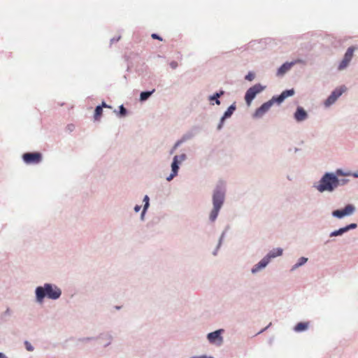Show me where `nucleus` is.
Segmentation results:
<instances>
[{
    "label": "nucleus",
    "mask_w": 358,
    "mask_h": 358,
    "mask_svg": "<svg viewBox=\"0 0 358 358\" xmlns=\"http://www.w3.org/2000/svg\"><path fill=\"white\" fill-rule=\"evenodd\" d=\"M11 314V310L9 308H8L6 311L4 312V315H10Z\"/></svg>",
    "instance_id": "79ce46f5"
},
{
    "label": "nucleus",
    "mask_w": 358,
    "mask_h": 358,
    "mask_svg": "<svg viewBox=\"0 0 358 358\" xmlns=\"http://www.w3.org/2000/svg\"><path fill=\"white\" fill-rule=\"evenodd\" d=\"M102 112H103L102 106H97L95 108L94 115L95 120H98L99 119V117L101 115Z\"/></svg>",
    "instance_id": "393cba45"
},
{
    "label": "nucleus",
    "mask_w": 358,
    "mask_h": 358,
    "mask_svg": "<svg viewBox=\"0 0 358 358\" xmlns=\"http://www.w3.org/2000/svg\"><path fill=\"white\" fill-rule=\"evenodd\" d=\"M22 159L26 164H38L41 162L42 155L39 152H27L22 156Z\"/></svg>",
    "instance_id": "9b49d317"
},
{
    "label": "nucleus",
    "mask_w": 358,
    "mask_h": 358,
    "mask_svg": "<svg viewBox=\"0 0 358 358\" xmlns=\"http://www.w3.org/2000/svg\"><path fill=\"white\" fill-rule=\"evenodd\" d=\"M340 186V179L333 172L324 173L313 187L320 193L334 192Z\"/></svg>",
    "instance_id": "7ed1b4c3"
},
{
    "label": "nucleus",
    "mask_w": 358,
    "mask_h": 358,
    "mask_svg": "<svg viewBox=\"0 0 358 358\" xmlns=\"http://www.w3.org/2000/svg\"><path fill=\"white\" fill-rule=\"evenodd\" d=\"M334 174L336 175V177L338 178V176H350L351 172L350 171H345L341 169H338L336 170L335 172H333Z\"/></svg>",
    "instance_id": "b1692460"
},
{
    "label": "nucleus",
    "mask_w": 358,
    "mask_h": 358,
    "mask_svg": "<svg viewBox=\"0 0 358 358\" xmlns=\"http://www.w3.org/2000/svg\"><path fill=\"white\" fill-rule=\"evenodd\" d=\"M94 338H86V341H92V340H94Z\"/></svg>",
    "instance_id": "de8ad7c7"
},
{
    "label": "nucleus",
    "mask_w": 358,
    "mask_h": 358,
    "mask_svg": "<svg viewBox=\"0 0 358 358\" xmlns=\"http://www.w3.org/2000/svg\"><path fill=\"white\" fill-rule=\"evenodd\" d=\"M189 358H191V357H189Z\"/></svg>",
    "instance_id": "3c124183"
},
{
    "label": "nucleus",
    "mask_w": 358,
    "mask_h": 358,
    "mask_svg": "<svg viewBox=\"0 0 358 358\" xmlns=\"http://www.w3.org/2000/svg\"><path fill=\"white\" fill-rule=\"evenodd\" d=\"M169 65H170L171 68L173 69H176L178 66V62L176 61L171 62L169 63Z\"/></svg>",
    "instance_id": "2f4dec72"
},
{
    "label": "nucleus",
    "mask_w": 358,
    "mask_h": 358,
    "mask_svg": "<svg viewBox=\"0 0 358 358\" xmlns=\"http://www.w3.org/2000/svg\"><path fill=\"white\" fill-rule=\"evenodd\" d=\"M127 113V109L124 107L123 105L120 106L119 115L120 117H124Z\"/></svg>",
    "instance_id": "cd10ccee"
},
{
    "label": "nucleus",
    "mask_w": 358,
    "mask_h": 358,
    "mask_svg": "<svg viewBox=\"0 0 358 358\" xmlns=\"http://www.w3.org/2000/svg\"><path fill=\"white\" fill-rule=\"evenodd\" d=\"M348 230H352L357 227V224L356 223H351L348 225H347Z\"/></svg>",
    "instance_id": "473e14b6"
},
{
    "label": "nucleus",
    "mask_w": 358,
    "mask_h": 358,
    "mask_svg": "<svg viewBox=\"0 0 358 358\" xmlns=\"http://www.w3.org/2000/svg\"><path fill=\"white\" fill-rule=\"evenodd\" d=\"M176 150V149H173H173H172V150L171 151V153L172 154V153L174 152V150Z\"/></svg>",
    "instance_id": "8fccbe9b"
},
{
    "label": "nucleus",
    "mask_w": 358,
    "mask_h": 358,
    "mask_svg": "<svg viewBox=\"0 0 358 358\" xmlns=\"http://www.w3.org/2000/svg\"><path fill=\"white\" fill-rule=\"evenodd\" d=\"M62 295V288L55 283L45 282L34 289V299L37 304H43L45 299L57 301Z\"/></svg>",
    "instance_id": "f257e3e1"
},
{
    "label": "nucleus",
    "mask_w": 358,
    "mask_h": 358,
    "mask_svg": "<svg viewBox=\"0 0 358 358\" xmlns=\"http://www.w3.org/2000/svg\"><path fill=\"white\" fill-rule=\"evenodd\" d=\"M24 346L27 351L29 352H33L34 350V346L31 345V343L27 341L24 342Z\"/></svg>",
    "instance_id": "bb28decb"
},
{
    "label": "nucleus",
    "mask_w": 358,
    "mask_h": 358,
    "mask_svg": "<svg viewBox=\"0 0 358 358\" xmlns=\"http://www.w3.org/2000/svg\"><path fill=\"white\" fill-rule=\"evenodd\" d=\"M308 260V259L307 257H301L300 258L298 259L297 262L294 265L292 266L290 271L294 272L299 267L303 266L307 263Z\"/></svg>",
    "instance_id": "6ab92c4d"
},
{
    "label": "nucleus",
    "mask_w": 358,
    "mask_h": 358,
    "mask_svg": "<svg viewBox=\"0 0 358 358\" xmlns=\"http://www.w3.org/2000/svg\"><path fill=\"white\" fill-rule=\"evenodd\" d=\"M215 94L219 95V98H220L222 95H224V92L223 90H220L217 92H215Z\"/></svg>",
    "instance_id": "a19ab883"
},
{
    "label": "nucleus",
    "mask_w": 358,
    "mask_h": 358,
    "mask_svg": "<svg viewBox=\"0 0 358 358\" xmlns=\"http://www.w3.org/2000/svg\"><path fill=\"white\" fill-rule=\"evenodd\" d=\"M339 229H340V231H341L342 235H343V234H345V233H346V232L349 231V230H348V229L347 225H346L345 227H341V228H340Z\"/></svg>",
    "instance_id": "72a5a7b5"
},
{
    "label": "nucleus",
    "mask_w": 358,
    "mask_h": 358,
    "mask_svg": "<svg viewBox=\"0 0 358 358\" xmlns=\"http://www.w3.org/2000/svg\"><path fill=\"white\" fill-rule=\"evenodd\" d=\"M349 182L348 179H340V186L345 185Z\"/></svg>",
    "instance_id": "c9c22d12"
},
{
    "label": "nucleus",
    "mask_w": 358,
    "mask_h": 358,
    "mask_svg": "<svg viewBox=\"0 0 358 358\" xmlns=\"http://www.w3.org/2000/svg\"><path fill=\"white\" fill-rule=\"evenodd\" d=\"M155 90H152V91H145L142 92L140 94V101L143 102L148 100L150 96L154 93Z\"/></svg>",
    "instance_id": "4be33fe9"
},
{
    "label": "nucleus",
    "mask_w": 358,
    "mask_h": 358,
    "mask_svg": "<svg viewBox=\"0 0 358 358\" xmlns=\"http://www.w3.org/2000/svg\"><path fill=\"white\" fill-rule=\"evenodd\" d=\"M224 333V330L223 329H220L213 332L208 333L206 335V338L210 344L220 347L224 343V338L222 336Z\"/></svg>",
    "instance_id": "423d86ee"
},
{
    "label": "nucleus",
    "mask_w": 358,
    "mask_h": 358,
    "mask_svg": "<svg viewBox=\"0 0 358 358\" xmlns=\"http://www.w3.org/2000/svg\"><path fill=\"white\" fill-rule=\"evenodd\" d=\"M120 39V36H118L117 38H113L110 40L111 43L117 42Z\"/></svg>",
    "instance_id": "37998d69"
},
{
    "label": "nucleus",
    "mask_w": 358,
    "mask_h": 358,
    "mask_svg": "<svg viewBox=\"0 0 358 358\" xmlns=\"http://www.w3.org/2000/svg\"><path fill=\"white\" fill-rule=\"evenodd\" d=\"M100 106H102V108H110V106L107 105L105 102H103L102 104Z\"/></svg>",
    "instance_id": "a18cd8bd"
},
{
    "label": "nucleus",
    "mask_w": 358,
    "mask_h": 358,
    "mask_svg": "<svg viewBox=\"0 0 358 358\" xmlns=\"http://www.w3.org/2000/svg\"><path fill=\"white\" fill-rule=\"evenodd\" d=\"M146 214V212H144V210H143L141 213V220L142 221H143L145 220V215Z\"/></svg>",
    "instance_id": "ea45409f"
},
{
    "label": "nucleus",
    "mask_w": 358,
    "mask_h": 358,
    "mask_svg": "<svg viewBox=\"0 0 358 358\" xmlns=\"http://www.w3.org/2000/svg\"><path fill=\"white\" fill-rule=\"evenodd\" d=\"M191 358H214L212 356H208L207 355H195L191 357Z\"/></svg>",
    "instance_id": "7c9ffc66"
},
{
    "label": "nucleus",
    "mask_w": 358,
    "mask_h": 358,
    "mask_svg": "<svg viewBox=\"0 0 358 358\" xmlns=\"http://www.w3.org/2000/svg\"><path fill=\"white\" fill-rule=\"evenodd\" d=\"M224 236H225V232H222V234H221V236H220V239H219V242H218V245H217V249H216V250L213 252V255H216V254H217V250L220 248V247L221 246L222 243V241H223V239H224Z\"/></svg>",
    "instance_id": "a878e982"
},
{
    "label": "nucleus",
    "mask_w": 358,
    "mask_h": 358,
    "mask_svg": "<svg viewBox=\"0 0 358 358\" xmlns=\"http://www.w3.org/2000/svg\"><path fill=\"white\" fill-rule=\"evenodd\" d=\"M344 91L345 90L342 87L336 88L324 101V106L325 108H329L334 105L338 98L343 94Z\"/></svg>",
    "instance_id": "1a4fd4ad"
},
{
    "label": "nucleus",
    "mask_w": 358,
    "mask_h": 358,
    "mask_svg": "<svg viewBox=\"0 0 358 358\" xmlns=\"http://www.w3.org/2000/svg\"><path fill=\"white\" fill-rule=\"evenodd\" d=\"M0 358H8L4 353L0 352Z\"/></svg>",
    "instance_id": "49530a36"
},
{
    "label": "nucleus",
    "mask_w": 358,
    "mask_h": 358,
    "mask_svg": "<svg viewBox=\"0 0 358 358\" xmlns=\"http://www.w3.org/2000/svg\"><path fill=\"white\" fill-rule=\"evenodd\" d=\"M266 87L262 85L257 83L255 85L250 87L245 92V101L247 105L250 106L253 99L256 97V96L263 92L265 90Z\"/></svg>",
    "instance_id": "39448f33"
},
{
    "label": "nucleus",
    "mask_w": 358,
    "mask_h": 358,
    "mask_svg": "<svg viewBox=\"0 0 358 358\" xmlns=\"http://www.w3.org/2000/svg\"><path fill=\"white\" fill-rule=\"evenodd\" d=\"M255 78V74L252 72V71H250L245 76V79L248 80V81H252Z\"/></svg>",
    "instance_id": "c85d7f7f"
},
{
    "label": "nucleus",
    "mask_w": 358,
    "mask_h": 358,
    "mask_svg": "<svg viewBox=\"0 0 358 358\" xmlns=\"http://www.w3.org/2000/svg\"><path fill=\"white\" fill-rule=\"evenodd\" d=\"M270 325H271V324H270L268 327H266L264 329L261 330V331H260V332H259V334H260V333L263 332V331H264L265 329H267Z\"/></svg>",
    "instance_id": "09e8293b"
},
{
    "label": "nucleus",
    "mask_w": 358,
    "mask_h": 358,
    "mask_svg": "<svg viewBox=\"0 0 358 358\" xmlns=\"http://www.w3.org/2000/svg\"><path fill=\"white\" fill-rule=\"evenodd\" d=\"M143 201L144 203H150V198L148 195H145L144 197H143Z\"/></svg>",
    "instance_id": "58836bf2"
},
{
    "label": "nucleus",
    "mask_w": 358,
    "mask_h": 358,
    "mask_svg": "<svg viewBox=\"0 0 358 358\" xmlns=\"http://www.w3.org/2000/svg\"><path fill=\"white\" fill-rule=\"evenodd\" d=\"M97 339L103 347L106 348L111 344L113 337L110 332H103L99 335Z\"/></svg>",
    "instance_id": "dca6fc26"
},
{
    "label": "nucleus",
    "mask_w": 358,
    "mask_h": 358,
    "mask_svg": "<svg viewBox=\"0 0 358 358\" xmlns=\"http://www.w3.org/2000/svg\"><path fill=\"white\" fill-rule=\"evenodd\" d=\"M355 49L356 48L353 46L349 47L347 49V50L343 56V58L339 62V64L338 65V67H337L338 71H342L348 67L350 62L352 61V59L353 58L354 52H355Z\"/></svg>",
    "instance_id": "0eeeda50"
},
{
    "label": "nucleus",
    "mask_w": 358,
    "mask_h": 358,
    "mask_svg": "<svg viewBox=\"0 0 358 358\" xmlns=\"http://www.w3.org/2000/svg\"><path fill=\"white\" fill-rule=\"evenodd\" d=\"M299 63H302V60L300 59H298L291 62L284 63L282 65H281L278 68L276 75L278 76H283L286 73H287L292 69V67L294 64H299Z\"/></svg>",
    "instance_id": "f8f14e48"
},
{
    "label": "nucleus",
    "mask_w": 358,
    "mask_h": 358,
    "mask_svg": "<svg viewBox=\"0 0 358 358\" xmlns=\"http://www.w3.org/2000/svg\"><path fill=\"white\" fill-rule=\"evenodd\" d=\"M293 117L296 122H302L308 118V114L303 107L297 106Z\"/></svg>",
    "instance_id": "4468645a"
},
{
    "label": "nucleus",
    "mask_w": 358,
    "mask_h": 358,
    "mask_svg": "<svg viewBox=\"0 0 358 358\" xmlns=\"http://www.w3.org/2000/svg\"><path fill=\"white\" fill-rule=\"evenodd\" d=\"M308 322H299L294 327V330L296 332H301L306 331L308 328Z\"/></svg>",
    "instance_id": "aec40b11"
},
{
    "label": "nucleus",
    "mask_w": 358,
    "mask_h": 358,
    "mask_svg": "<svg viewBox=\"0 0 358 358\" xmlns=\"http://www.w3.org/2000/svg\"><path fill=\"white\" fill-rule=\"evenodd\" d=\"M351 176L355 178H358V173L357 172H353V173H351Z\"/></svg>",
    "instance_id": "c03bdc74"
},
{
    "label": "nucleus",
    "mask_w": 358,
    "mask_h": 358,
    "mask_svg": "<svg viewBox=\"0 0 358 358\" xmlns=\"http://www.w3.org/2000/svg\"><path fill=\"white\" fill-rule=\"evenodd\" d=\"M141 206L139 205H136L134 208V210L135 213H138L141 210Z\"/></svg>",
    "instance_id": "4c0bfd02"
},
{
    "label": "nucleus",
    "mask_w": 358,
    "mask_h": 358,
    "mask_svg": "<svg viewBox=\"0 0 358 358\" xmlns=\"http://www.w3.org/2000/svg\"><path fill=\"white\" fill-rule=\"evenodd\" d=\"M236 103H235L231 104L227 108V110L224 112V113L222 115V117L220 118V122H219V124L217 125V129L218 130H221L222 129L225 120L231 117V115H233V113H234V111L236 110Z\"/></svg>",
    "instance_id": "ddd939ff"
},
{
    "label": "nucleus",
    "mask_w": 358,
    "mask_h": 358,
    "mask_svg": "<svg viewBox=\"0 0 358 358\" xmlns=\"http://www.w3.org/2000/svg\"><path fill=\"white\" fill-rule=\"evenodd\" d=\"M339 236H342L341 231H340L339 229L331 231L329 234L330 237Z\"/></svg>",
    "instance_id": "c756f323"
},
{
    "label": "nucleus",
    "mask_w": 358,
    "mask_h": 358,
    "mask_svg": "<svg viewBox=\"0 0 358 358\" xmlns=\"http://www.w3.org/2000/svg\"><path fill=\"white\" fill-rule=\"evenodd\" d=\"M151 37L154 39H157V40H159V41H162V38L157 34H152L151 35Z\"/></svg>",
    "instance_id": "f704fd0d"
},
{
    "label": "nucleus",
    "mask_w": 358,
    "mask_h": 358,
    "mask_svg": "<svg viewBox=\"0 0 358 358\" xmlns=\"http://www.w3.org/2000/svg\"><path fill=\"white\" fill-rule=\"evenodd\" d=\"M355 211L356 208L353 204H348L343 209L332 211L331 215L338 219H343L345 217L353 215Z\"/></svg>",
    "instance_id": "6e6552de"
},
{
    "label": "nucleus",
    "mask_w": 358,
    "mask_h": 358,
    "mask_svg": "<svg viewBox=\"0 0 358 358\" xmlns=\"http://www.w3.org/2000/svg\"><path fill=\"white\" fill-rule=\"evenodd\" d=\"M273 103L274 99H272L264 103L259 108L256 109L252 115V117L255 119H261L270 110Z\"/></svg>",
    "instance_id": "9d476101"
},
{
    "label": "nucleus",
    "mask_w": 358,
    "mask_h": 358,
    "mask_svg": "<svg viewBox=\"0 0 358 358\" xmlns=\"http://www.w3.org/2000/svg\"><path fill=\"white\" fill-rule=\"evenodd\" d=\"M294 90H286L283 91L278 96H273L272 99H274V103H281L286 98L292 96L294 94Z\"/></svg>",
    "instance_id": "f3484780"
},
{
    "label": "nucleus",
    "mask_w": 358,
    "mask_h": 358,
    "mask_svg": "<svg viewBox=\"0 0 358 358\" xmlns=\"http://www.w3.org/2000/svg\"><path fill=\"white\" fill-rule=\"evenodd\" d=\"M192 137V135L190 134H185L180 140H178L174 145L173 149H176L178 146H180L182 143L185 142L186 141L190 139Z\"/></svg>",
    "instance_id": "412c9836"
},
{
    "label": "nucleus",
    "mask_w": 358,
    "mask_h": 358,
    "mask_svg": "<svg viewBox=\"0 0 358 358\" xmlns=\"http://www.w3.org/2000/svg\"><path fill=\"white\" fill-rule=\"evenodd\" d=\"M149 206H150V203H144L143 207V210H144V212H147Z\"/></svg>",
    "instance_id": "e433bc0d"
},
{
    "label": "nucleus",
    "mask_w": 358,
    "mask_h": 358,
    "mask_svg": "<svg viewBox=\"0 0 358 358\" xmlns=\"http://www.w3.org/2000/svg\"><path fill=\"white\" fill-rule=\"evenodd\" d=\"M219 99V95L215 94H213V95L208 96V100L210 102L211 105H220V101Z\"/></svg>",
    "instance_id": "5701e85b"
},
{
    "label": "nucleus",
    "mask_w": 358,
    "mask_h": 358,
    "mask_svg": "<svg viewBox=\"0 0 358 358\" xmlns=\"http://www.w3.org/2000/svg\"><path fill=\"white\" fill-rule=\"evenodd\" d=\"M283 250L281 248H276L271 250L264 257L270 263L273 259L282 255Z\"/></svg>",
    "instance_id": "a211bd4d"
},
{
    "label": "nucleus",
    "mask_w": 358,
    "mask_h": 358,
    "mask_svg": "<svg viewBox=\"0 0 358 358\" xmlns=\"http://www.w3.org/2000/svg\"><path fill=\"white\" fill-rule=\"evenodd\" d=\"M187 159V155L185 154H181L180 155H175L173 158V162L171 163V172L169 176L166 178V180L170 182L176 176H178V170L180 169V165L185 161Z\"/></svg>",
    "instance_id": "20e7f679"
},
{
    "label": "nucleus",
    "mask_w": 358,
    "mask_h": 358,
    "mask_svg": "<svg viewBox=\"0 0 358 358\" xmlns=\"http://www.w3.org/2000/svg\"><path fill=\"white\" fill-rule=\"evenodd\" d=\"M226 186L223 182L218 183L213 190V208L210 211L208 216L209 221L212 223H213L217 220L219 213L224 205L226 197Z\"/></svg>",
    "instance_id": "f03ea898"
},
{
    "label": "nucleus",
    "mask_w": 358,
    "mask_h": 358,
    "mask_svg": "<svg viewBox=\"0 0 358 358\" xmlns=\"http://www.w3.org/2000/svg\"><path fill=\"white\" fill-rule=\"evenodd\" d=\"M268 264L269 262L264 257L258 263L253 265L251 268L250 272L252 275H256L265 269Z\"/></svg>",
    "instance_id": "2eb2a0df"
}]
</instances>
